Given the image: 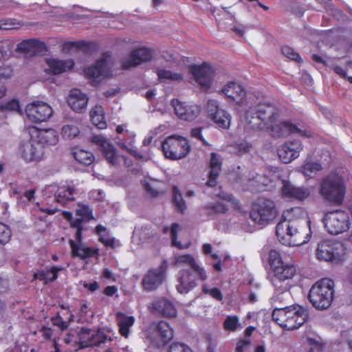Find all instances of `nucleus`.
Segmentation results:
<instances>
[{"label": "nucleus", "mask_w": 352, "mask_h": 352, "mask_svg": "<svg viewBox=\"0 0 352 352\" xmlns=\"http://www.w3.org/2000/svg\"><path fill=\"white\" fill-rule=\"evenodd\" d=\"M281 183L282 196L286 199L304 201L311 195V189L309 187L298 186L287 180H283Z\"/></svg>", "instance_id": "nucleus-20"}, {"label": "nucleus", "mask_w": 352, "mask_h": 352, "mask_svg": "<svg viewBox=\"0 0 352 352\" xmlns=\"http://www.w3.org/2000/svg\"><path fill=\"white\" fill-rule=\"evenodd\" d=\"M307 317V310L300 305L276 308L272 312L273 320L280 327L289 330L300 327Z\"/></svg>", "instance_id": "nucleus-4"}, {"label": "nucleus", "mask_w": 352, "mask_h": 352, "mask_svg": "<svg viewBox=\"0 0 352 352\" xmlns=\"http://www.w3.org/2000/svg\"><path fill=\"white\" fill-rule=\"evenodd\" d=\"M12 74V69L10 66H5L0 67V78L6 79L10 77Z\"/></svg>", "instance_id": "nucleus-64"}, {"label": "nucleus", "mask_w": 352, "mask_h": 352, "mask_svg": "<svg viewBox=\"0 0 352 352\" xmlns=\"http://www.w3.org/2000/svg\"><path fill=\"white\" fill-rule=\"evenodd\" d=\"M96 231L99 235V241L105 246L113 247L115 243V239L107 232V229L102 225H98L96 228Z\"/></svg>", "instance_id": "nucleus-45"}, {"label": "nucleus", "mask_w": 352, "mask_h": 352, "mask_svg": "<svg viewBox=\"0 0 352 352\" xmlns=\"http://www.w3.org/2000/svg\"><path fill=\"white\" fill-rule=\"evenodd\" d=\"M179 230V225L178 223H175L172 224L170 228L165 227L164 228V232L165 234H170L173 245L177 247L179 249L181 250L186 249L190 246V243L183 245L179 241H177V234Z\"/></svg>", "instance_id": "nucleus-42"}, {"label": "nucleus", "mask_w": 352, "mask_h": 352, "mask_svg": "<svg viewBox=\"0 0 352 352\" xmlns=\"http://www.w3.org/2000/svg\"><path fill=\"white\" fill-rule=\"evenodd\" d=\"M90 118L92 124L98 129L106 128L107 124L104 119V109L100 105H96L90 111Z\"/></svg>", "instance_id": "nucleus-39"}, {"label": "nucleus", "mask_w": 352, "mask_h": 352, "mask_svg": "<svg viewBox=\"0 0 352 352\" xmlns=\"http://www.w3.org/2000/svg\"><path fill=\"white\" fill-rule=\"evenodd\" d=\"M279 175L272 170H267V175H250L248 179L247 188L253 192L262 191L265 190V187L268 186H273L274 183L278 179Z\"/></svg>", "instance_id": "nucleus-22"}, {"label": "nucleus", "mask_w": 352, "mask_h": 352, "mask_svg": "<svg viewBox=\"0 0 352 352\" xmlns=\"http://www.w3.org/2000/svg\"><path fill=\"white\" fill-rule=\"evenodd\" d=\"M75 188L69 185H61L54 184L47 186L44 189L45 195L49 197H53V201L61 205H64L69 200L73 199Z\"/></svg>", "instance_id": "nucleus-19"}, {"label": "nucleus", "mask_w": 352, "mask_h": 352, "mask_svg": "<svg viewBox=\"0 0 352 352\" xmlns=\"http://www.w3.org/2000/svg\"><path fill=\"white\" fill-rule=\"evenodd\" d=\"M162 183L157 180H150L145 184V189L151 197H157L160 194V187Z\"/></svg>", "instance_id": "nucleus-49"}, {"label": "nucleus", "mask_w": 352, "mask_h": 352, "mask_svg": "<svg viewBox=\"0 0 352 352\" xmlns=\"http://www.w3.org/2000/svg\"><path fill=\"white\" fill-rule=\"evenodd\" d=\"M76 215L78 217L81 222L83 220H89L93 219L92 210L89 206L85 205H78L76 210Z\"/></svg>", "instance_id": "nucleus-48"}, {"label": "nucleus", "mask_w": 352, "mask_h": 352, "mask_svg": "<svg viewBox=\"0 0 352 352\" xmlns=\"http://www.w3.org/2000/svg\"><path fill=\"white\" fill-rule=\"evenodd\" d=\"M237 153L239 155H243L248 152L251 148V144L247 142H243L236 144Z\"/></svg>", "instance_id": "nucleus-60"}, {"label": "nucleus", "mask_w": 352, "mask_h": 352, "mask_svg": "<svg viewBox=\"0 0 352 352\" xmlns=\"http://www.w3.org/2000/svg\"><path fill=\"white\" fill-rule=\"evenodd\" d=\"M73 155L77 162L84 165H90L94 161V155L82 149H77L73 153Z\"/></svg>", "instance_id": "nucleus-44"}, {"label": "nucleus", "mask_w": 352, "mask_h": 352, "mask_svg": "<svg viewBox=\"0 0 352 352\" xmlns=\"http://www.w3.org/2000/svg\"><path fill=\"white\" fill-rule=\"evenodd\" d=\"M135 134L132 132L126 131L127 139L124 141L120 140L117 144L124 151H126L131 155L134 156L136 159H142V156L137 151L135 143Z\"/></svg>", "instance_id": "nucleus-36"}, {"label": "nucleus", "mask_w": 352, "mask_h": 352, "mask_svg": "<svg viewBox=\"0 0 352 352\" xmlns=\"http://www.w3.org/2000/svg\"><path fill=\"white\" fill-rule=\"evenodd\" d=\"M92 142L100 146L108 162L116 165L120 162L121 157L118 155L116 148L107 138L101 135H94Z\"/></svg>", "instance_id": "nucleus-28"}, {"label": "nucleus", "mask_w": 352, "mask_h": 352, "mask_svg": "<svg viewBox=\"0 0 352 352\" xmlns=\"http://www.w3.org/2000/svg\"><path fill=\"white\" fill-rule=\"evenodd\" d=\"M72 226L76 228L75 234L76 243H82V224L81 221L79 219H76L72 221Z\"/></svg>", "instance_id": "nucleus-58"}, {"label": "nucleus", "mask_w": 352, "mask_h": 352, "mask_svg": "<svg viewBox=\"0 0 352 352\" xmlns=\"http://www.w3.org/2000/svg\"><path fill=\"white\" fill-rule=\"evenodd\" d=\"M220 200L210 202L205 205L203 208L205 213L208 215L222 214L227 211L228 204H236L235 199L230 194L222 192L218 195Z\"/></svg>", "instance_id": "nucleus-25"}, {"label": "nucleus", "mask_w": 352, "mask_h": 352, "mask_svg": "<svg viewBox=\"0 0 352 352\" xmlns=\"http://www.w3.org/2000/svg\"><path fill=\"white\" fill-rule=\"evenodd\" d=\"M12 236L10 228L4 223H0V243H7Z\"/></svg>", "instance_id": "nucleus-52"}, {"label": "nucleus", "mask_w": 352, "mask_h": 352, "mask_svg": "<svg viewBox=\"0 0 352 352\" xmlns=\"http://www.w3.org/2000/svg\"><path fill=\"white\" fill-rule=\"evenodd\" d=\"M282 53L283 54L287 57L288 58H290L292 60H296V61H300V57L298 53H296L293 48L289 47V46H284L282 47Z\"/></svg>", "instance_id": "nucleus-57"}, {"label": "nucleus", "mask_w": 352, "mask_h": 352, "mask_svg": "<svg viewBox=\"0 0 352 352\" xmlns=\"http://www.w3.org/2000/svg\"><path fill=\"white\" fill-rule=\"evenodd\" d=\"M322 169V167L320 164L308 159L300 167V171L305 177H312L315 174H316Z\"/></svg>", "instance_id": "nucleus-41"}, {"label": "nucleus", "mask_w": 352, "mask_h": 352, "mask_svg": "<svg viewBox=\"0 0 352 352\" xmlns=\"http://www.w3.org/2000/svg\"><path fill=\"white\" fill-rule=\"evenodd\" d=\"M250 128L256 131H270L274 137L286 136L291 133L309 137L311 132L302 129L289 122H278L280 111L271 103H259L254 105L253 100L244 112Z\"/></svg>", "instance_id": "nucleus-1"}, {"label": "nucleus", "mask_w": 352, "mask_h": 352, "mask_svg": "<svg viewBox=\"0 0 352 352\" xmlns=\"http://www.w3.org/2000/svg\"><path fill=\"white\" fill-rule=\"evenodd\" d=\"M278 241L287 246H298L306 243L310 239L309 225L300 224L298 221H280L276 227Z\"/></svg>", "instance_id": "nucleus-2"}, {"label": "nucleus", "mask_w": 352, "mask_h": 352, "mask_svg": "<svg viewBox=\"0 0 352 352\" xmlns=\"http://www.w3.org/2000/svg\"><path fill=\"white\" fill-rule=\"evenodd\" d=\"M78 336L81 347L97 346L105 342L107 340H111L102 329H91L82 327Z\"/></svg>", "instance_id": "nucleus-15"}, {"label": "nucleus", "mask_w": 352, "mask_h": 352, "mask_svg": "<svg viewBox=\"0 0 352 352\" xmlns=\"http://www.w3.org/2000/svg\"><path fill=\"white\" fill-rule=\"evenodd\" d=\"M274 276L272 283L275 287V294H283L289 289L285 280L292 279L296 272V266L291 263L283 262L273 270Z\"/></svg>", "instance_id": "nucleus-11"}, {"label": "nucleus", "mask_w": 352, "mask_h": 352, "mask_svg": "<svg viewBox=\"0 0 352 352\" xmlns=\"http://www.w3.org/2000/svg\"><path fill=\"white\" fill-rule=\"evenodd\" d=\"M198 261L195 259L193 255L190 254H176L175 255L174 264L177 267H182L186 265L190 269Z\"/></svg>", "instance_id": "nucleus-43"}, {"label": "nucleus", "mask_w": 352, "mask_h": 352, "mask_svg": "<svg viewBox=\"0 0 352 352\" xmlns=\"http://www.w3.org/2000/svg\"><path fill=\"white\" fill-rule=\"evenodd\" d=\"M162 148L164 156L173 160L185 157L190 150L188 140L177 135L166 138L162 142Z\"/></svg>", "instance_id": "nucleus-9"}, {"label": "nucleus", "mask_w": 352, "mask_h": 352, "mask_svg": "<svg viewBox=\"0 0 352 352\" xmlns=\"http://www.w3.org/2000/svg\"><path fill=\"white\" fill-rule=\"evenodd\" d=\"M28 131L30 136L43 146L45 144L56 145L58 142V133L54 129L41 130L35 126H29Z\"/></svg>", "instance_id": "nucleus-24"}, {"label": "nucleus", "mask_w": 352, "mask_h": 352, "mask_svg": "<svg viewBox=\"0 0 352 352\" xmlns=\"http://www.w3.org/2000/svg\"><path fill=\"white\" fill-rule=\"evenodd\" d=\"M208 278V272L202 264L197 261L190 269L179 272L177 290L181 294H186L197 285V280L204 282Z\"/></svg>", "instance_id": "nucleus-6"}, {"label": "nucleus", "mask_w": 352, "mask_h": 352, "mask_svg": "<svg viewBox=\"0 0 352 352\" xmlns=\"http://www.w3.org/2000/svg\"><path fill=\"white\" fill-rule=\"evenodd\" d=\"M327 231L332 235H338L348 231L351 226L349 214L342 210L327 212L322 218Z\"/></svg>", "instance_id": "nucleus-10"}, {"label": "nucleus", "mask_w": 352, "mask_h": 352, "mask_svg": "<svg viewBox=\"0 0 352 352\" xmlns=\"http://www.w3.org/2000/svg\"><path fill=\"white\" fill-rule=\"evenodd\" d=\"M20 153L26 162L40 160L43 154V146L30 137V140L20 147Z\"/></svg>", "instance_id": "nucleus-26"}, {"label": "nucleus", "mask_w": 352, "mask_h": 352, "mask_svg": "<svg viewBox=\"0 0 352 352\" xmlns=\"http://www.w3.org/2000/svg\"><path fill=\"white\" fill-rule=\"evenodd\" d=\"M307 216L306 212L300 207H295L285 210L283 213L280 221H287L288 222L298 221L300 224L309 225V221L304 219Z\"/></svg>", "instance_id": "nucleus-33"}, {"label": "nucleus", "mask_w": 352, "mask_h": 352, "mask_svg": "<svg viewBox=\"0 0 352 352\" xmlns=\"http://www.w3.org/2000/svg\"><path fill=\"white\" fill-rule=\"evenodd\" d=\"M34 44V41H23L17 45V50L19 51H30Z\"/></svg>", "instance_id": "nucleus-61"}, {"label": "nucleus", "mask_w": 352, "mask_h": 352, "mask_svg": "<svg viewBox=\"0 0 352 352\" xmlns=\"http://www.w3.org/2000/svg\"><path fill=\"white\" fill-rule=\"evenodd\" d=\"M0 109L3 111H19V102L12 99L7 102L0 104Z\"/></svg>", "instance_id": "nucleus-56"}, {"label": "nucleus", "mask_w": 352, "mask_h": 352, "mask_svg": "<svg viewBox=\"0 0 352 352\" xmlns=\"http://www.w3.org/2000/svg\"><path fill=\"white\" fill-rule=\"evenodd\" d=\"M64 270L62 266H52L34 274V278L44 281L45 283L57 278L58 272Z\"/></svg>", "instance_id": "nucleus-38"}, {"label": "nucleus", "mask_w": 352, "mask_h": 352, "mask_svg": "<svg viewBox=\"0 0 352 352\" xmlns=\"http://www.w3.org/2000/svg\"><path fill=\"white\" fill-rule=\"evenodd\" d=\"M268 259L272 270L284 262L281 258L280 252L276 250H271L270 251Z\"/></svg>", "instance_id": "nucleus-51"}, {"label": "nucleus", "mask_w": 352, "mask_h": 352, "mask_svg": "<svg viewBox=\"0 0 352 352\" xmlns=\"http://www.w3.org/2000/svg\"><path fill=\"white\" fill-rule=\"evenodd\" d=\"M111 57V54L110 52L103 54L102 57L97 60L96 65L85 69V73L87 76L95 81H99L104 77L111 76V74L108 65Z\"/></svg>", "instance_id": "nucleus-17"}, {"label": "nucleus", "mask_w": 352, "mask_h": 352, "mask_svg": "<svg viewBox=\"0 0 352 352\" xmlns=\"http://www.w3.org/2000/svg\"><path fill=\"white\" fill-rule=\"evenodd\" d=\"M67 320H64L59 315L52 318L53 324L60 327L62 330L67 328L69 322L73 320V316L69 314L66 318Z\"/></svg>", "instance_id": "nucleus-54"}, {"label": "nucleus", "mask_w": 352, "mask_h": 352, "mask_svg": "<svg viewBox=\"0 0 352 352\" xmlns=\"http://www.w3.org/2000/svg\"><path fill=\"white\" fill-rule=\"evenodd\" d=\"M173 337V329L168 323L165 321H160L158 323H153L150 328V333L148 336V340L151 345L160 348L164 346Z\"/></svg>", "instance_id": "nucleus-13"}, {"label": "nucleus", "mask_w": 352, "mask_h": 352, "mask_svg": "<svg viewBox=\"0 0 352 352\" xmlns=\"http://www.w3.org/2000/svg\"><path fill=\"white\" fill-rule=\"evenodd\" d=\"M167 352H193L187 344L182 342L172 343Z\"/></svg>", "instance_id": "nucleus-55"}, {"label": "nucleus", "mask_w": 352, "mask_h": 352, "mask_svg": "<svg viewBox=\"0 0 352 352\" xmlns=\"http://www.w3.org/2000/svg\"><path fill=\"white\" fill-rule=\"evenodd\" d=\"M72 254L74 256H78L81 258H87L97 254V250L90 248H87L82 243H75L73 240L69 241Z\"/></svg>", "instance_id": "nucleus-37"}, {"label": "nucleus", "mask_w": 352, "mask_h": 352, "mask_svg": "<svg viewBox=\"0 0 352 352\" xmlns=\"http://www.w3.org/2000/svg\"><path fill=\"white\" fill-rule=\"evenodd\" d=\"M207 111L209 118L218 127L228 129L231 124V116L225 110L219 107L214 100H210L207 103Z\"/></svg>", "instance_id": "nucleus-21"}, {"label": "nucleus", "mask_w": 352, "mask_h": 352, "mask_svg": "<svg viewBox=\"0 0 352 352\" xmlns=\"http://www.w3.org/2000/svg\"><path fill=\"white\" fill-rule=\"evenodd\" d=\"M189 72L201 89H207L210 87L214 71L209 64L204 63L201 65H191Z\"/></svg>", "instance_id": "nucleus-16"}, {"label": "nucleus", "mask_w": 352, "mask_h": 352, "mask_svg": "<svg viewBox=\"0 0 352 352\" xmlns=\"http://www.w3.org/2000/svg\"><path fill=\"white\" fill-rule=\"evenodd\" d=\"M240 327L241 323L236 316H228L223 322V328L226 331H235Z\"/></svg>", "instance_id": "nucleus-47"}, {"label": "nucleus", "mask_w": 352, "mask_h": 352, "mask_svg": "<svg viewBox=\"0 0 352 352\" xmlns=\"http://www.w3.org/2000/svg\"><path fill=\"white\" fill-rule=\"evenodd\" d=\"M210 170L209 172V179L207 185L209 186H214L217 184V178L221 170V159L215 153H211L210 157Z\"/></svg>", "instance_id": "nucleus-35"}, {"label": "nucleus", "mask_w": 352, "mask_h": 352, "mask_svg": "<svg viewBox=\"0 0 352 352\" xmlns=\"http://www.w3.org/2000/svg\"><path fill=\"white\" fill-rule=\"evenodd\" d=\"M335 294L334 281L328 278L318 280L309 290V299L317 309L324 310L332 304Z\"/></svg>", "instance_id": "nucleus-3"}, {"label": "nucleus", "mask_w": 352, "mask_h": 352, "mask_svg": "<svg viewBox=\"0 0 352 352\" xmlns=\"http://www.w3.org/2000/svg\"><path fill=\"white\" fill-rule=\"evenodd\" d=\"M79 133L78 127L74 123L65 124L61 129V134L65 139H73L77 137Z\"/></svg>", "instance_id": "nucleus-46"}, {"label": "nucleus", "mask_w": 352, "mask_h": 352, "mask_svg": "<svg viewBox=\"0 0 352 352\" xmlns=\"http://www.w3.org/2000/svg\"><path fill=\"white\" fill-rule=\"evenodd\" d=\"M28 119L35 123H41L48 120L53 114L50 105L43 101H34L25 107Z\"/></svg>", "instance_id": "nucleus-14"}, {"label": "nucleus", "mask_w": 352, "mask_h": 352, "mask_svg": "<svg viewBox=\"0 0 352 352\" xmlns=\"http://www.w3.org/2000/svg\"><path fill=\"white\" fill-rule=\"evenodd\" d=\"M152 55L151 50L146 47H140L133 50L128 57L122 59V68L128 69L135 67L144 62L149 60Z\"/></svg>", "instance_id": "nucleus-23"}, {"label": "nucleus", "mask_w": 352, "mask_h": 352, "mask_svg": "<svg viewBox=\"0 0 352 352\" xmlns=\"http://www.w3.org/2000/svg\"><path fill=\"white\" fill-rule=\"evenodd\" d=\"M156 74L162 82L171 81H180L183 78V74L181 72H175L165 69H156Z\"/></svg>", "instance_id": "nucleus-40"}, {"label": "nucleus", "mask_w": 352, "mask_h": 352, "mask_svg": "<svg viewBox=\"0 0 352 352\" xmlns=\"http://www.w3.org/2000/svg\"><path fill=\"white\" fill-rule=\"evenodd\" d=\"M316 255L320 261L338 264L346 259V248L342 242L325 240L318 244Z\"/></svg>", "instance_id": "nucleus-7"}, {"label": "nucleus", "mask_w": 352, "mask_h": 352, "mask_svg": "<svg viewBox=\"0 0 352 352\" xmlns=\"http://www.w3.org/2000/svg\"><path fill=\"white\" fill-rule=\"evenodd\" d=\"M202 291L205 294H210L214 298H215L218 300H221L222 299V297H223L222 294H221V291L217 287H214L212 289H209L206 285H204L202 287Z\"/></svg>", "instance_id": "nucleus-59"}, {"label": "nucleus", "mask_w": 352, "mask_h": 352, "mask_svg": "<svg viewBox=\"0 0 352 352\" xmlns=\"http://www.w3.org/2000/svg\"><path fill=\"white\" fill-rule=\"evenodd\" d=\"M168 263L164 261L158 268L149 270L142 279L145 290L153 291L160 286L165 280Z\"/></svg>", "instance_id": "nucleus-18"}, {"label": "nucleus", "mask_w": 352, "mask_h": 352, "mask_svg": "<svg viewBox=\"0 0 352 352\" xmlns=\"http://www.w3.org/2000/svg\"><path fill=\"white\" fill-rule=\"evenodd\" d=\"M346 192L344 177L340 173H331L322 178L320 184V194L330 203L341 204Z\"/></svg>", "instance_id": "nucleus-5"}, {"label": "nucleus", "mask_w": 352, "mask_h": 352, "mask_svg": "<svg viewBox=\"0 0 352 352\" xmlns=\"http://www.w3.org/2000/svg\"><path fill=\"white\" fill-rule=\"evenodd\" d=\"M277 216V210L273 201L259 198L252 204L250 213L251 219L257 225L265 226Z\"/></svg>", "instance_id": "nucleus-8"}, {"label": "nucleus", "mask_w": 352, "mask_h": 352, "mask_svg": "<svg viewBox=\"0 0 352 352\" xmlns=\"http://www.w3.org/2000/svg\"><path fill=\"white\" fill-rule=\"evenodd\" d=\"M223 93L235 102L238 110L245 112L254 100L250 94L247 95L244 88L239 84L230 82L222 90Z\"/></svg>", "instance_id": "nucleus-12"}, {"label": "nucleus", "mask_w": 352, "mask_h": 352, "mask_svg": "<svg viewBox=\"0 0 352 352\" xmlns=\"http://www.w3.org/2000/svg\"><path fill=\"white\" fill-rule=\"evenodd\" d=\"M88 100L89 98L85 94L74 89L70 91L67 103L74 111L81 113L87 109Z\"/></svg>", "instance_id": "nucleus-31"}, {"label": "nucleus", "mask_w": 352, "mask_h": 352, "mask_svg": "<svg viewBox=\"0 0 352 352\" xmlns=\"http://www.w3.org/2000/svg\"><path fill=\"white\" fill-rule=\"evenodd\" d=\"M173 199L177 209L181 212H183L186 210L185 201L179 189L176 187H174L173 189Z\"/></svg>", "instance_id": "nucleus-50"}, {"label": "nucleus", "mask_w": 352, "mask_h": 352, "mask_svg": "<svg viewBox=\"0 0 352 352\" xmlns=\"http://www.w3.org/2000/svg\"><path fill=\"white\" fill-rule=\"evenodd\" d=\"M175 113L182 120H192L200 113V107L193 104H187L179 100H173Z\"/></svg>", "instance_id": "nucleus-29"}, {"label": "nucleus", "mask_w": 352, "mask_h": 352, "mask_svg": "<svg viewBox=\"0 0 352 352\" xmlns=\"http://www.w3.org/2000/svg\"><path fill=\"white\" fill-rule=\"evenodd\" d=\"M250 344L248 339H243L236 343L235 352H243L244 350Z\"/></svg>", "instance_id": "nucleus-62"}, {"label": "nucleus", "mask_w": 352, "mask_h": 352, "mask_svg": "<svg viewBox=\"0 0 352 352\" xmlns=\"http://www.w3.org/2000/svg\"><path fill=\"white\" fill-rule=\"evenodd\" d=\"M116 320L121 336L126 338H128L131 333L130 328L135 323V318L132 316H128L124 313L119 312L116 314Z\"/></svg>", "instance_id": "nucleus-34"}, {"label": "nucleus", "mask_w": 352, "mask_h": 352, "mask_svg": "<svg viewBox=\"0 0 352 352\" xmlns=\"http://www.w3.org/2000/svg\"><path fill=\"white\" fill-rule=\"evenodd\" d=\"M148 308L153 314H159L166 317H175L177 315L175 306L166 298L154 300Z\"/></svg>", "instance_id": "nucleus-30"}, {"label": "nucleus", "mask_w": 352, "mask_h": 352, "mask_svg": "<svg viewBox=\"0 0 352 352\" xmlns=\"http://www.w3.org/2000/svg\"><path fill=\"white\" fill-rule=\"evenodd\" d=\"M102 278L107 280H110L112 282L116 281V276L114 274V273L109 270V268L104 269L102 274Z\"/></svg>", "instance_id": "nucleus-63"}, {"label": "nucleus", "mask_w": 352, "mask_h": 352, "mask_svg": "<svg viewBox=\"0 0 352 352\" xmlns=\"http://www.w3.org/2000/svg\"><path fill=\"white\" fill-rule=\"evenodd\" d=\"M302 150L301 142L295 140L281 145L278 149V155L283 163L287 164L296 159Z\"/></svg>", "instance_id": "nucleus-27"}, {"label": "nucleus", "mask_w": 352, "mask_h": 352, "mask_svg": "<svg viewBox=\"0 0 352 352\" xmlns=\"http://www.w3.org/2000/svg\"><path fill=\"white\" fill-rule=\"evenodd\" d=\"M85 44L84 41H67L63 45V51L65 53H69L72 50L80 49Z\"/></svg>", "instance_id": "nucleus-53"}, {"label": "nucleus", "mask_w": 352, "mask_h": 352, "mask_svg": "<svg viewBox=\"0 0 352 352\" xmlns=\"http://www.w3.org/2000/svg\"><path fill=\"white\" fill-rule=\"evenodd\" d=\"M47 65L48 66L47 71L49 73L58 74L72 69L74 65V62L72 59L50 58L47 60Z\"/></svg>", "instance_id": "nucleus-32"}]
</instances>
